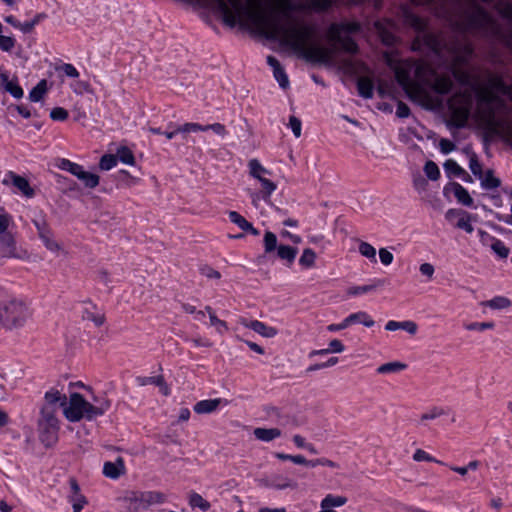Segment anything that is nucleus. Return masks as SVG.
Returning <instances> with one entry per match:
<instances>
[{
  "mask_svg": "<svg viewBox=\"0 0 512 512\" xmlns=\"http://www.w3.org/2000/svg\"><path fill=\"white\" fill-rule=\"evenodd\" d=\"M407 20L417 31L411 48L425 53V59L412 58L396 61L387 59L398 84L406 94L429 110L440 111L445 107L444 95L448 93V42L443 33L427 30L426 21L408 14Z\"/></svg>",
  "mask_w": 512,
  "mask_h": 512,
  "instance_id": "nucleus-1",
  "label": "nucleus"
},
{
  "mask_svg": "<svg viewBox=\"0 0 512 512\" xmlns=\"http://www.w3.org/2000/svg\"><path fill=\"white\" fill-rule=\"evenodd\" d=\"M451 76L456 78L462 86L469 88L465 93L474 95L476 104L474 118L485 131V136L497 135L500 121L496 115L498 111L506 108V102L500 95L512 99V85L507 86L506 81L499 74L490 75L486 84H480L478 78L470 72H458L452 61H450Z\"/></svg>",
  "mask_w": 512,
  "mask_h": 512,
  "instance_id": "nucleus-2",
  "label": "nucleus"
},
{
  "mask_svg": "<svg viewBox=\"0 0 512 512\" xmlns=\"http://www.w3.org/2000/svg\"><path fill=\"white\" fill-rule=\"evenodd\" d=\"M95 404L87 401L80 393H72L63 410L64 416L70 422H78L82 419L92 421L104 415L110 408V401L105 397H94Z\"/></svg>",
  "mask_w": 512,
  "mask_h": 512,
  "instance_id": "nucleus-3",
  "label": "nucleus"
},
{
  "mask_svg": "<svg viewBox=\"0 0 512 512\" xmlns=\"http://www.w3.org/2000/svg\"><path fill=\"white\" fill-rule=\"evenodd\" d=\"M31 311L21 299L11 298L0 301V327L13 330L25 325Z\"/></svg>",
  "mask_w": 512,
  "mask_h": 512,
  "instance_id": "nucleus-4",
  "label": "nucleus"
},
{
  "mask_svg": "<svg viewBox=\"0 0 512 512\" xmlns=\"http://www.w3.org/2000/svg\"><path fill=\"white\" fill-rule=\"evenodd\" d=\"M361 30L359 22L344 21L339 23H332L328 27L327 36L328 39L339 45L340 49L347 54H357L359 47L355 40L350 36H343L344 33L352 34L357 33Z\"/></svg>",
  "mask_w": 512,
  "mask_h": 512,
  "instance_id": "nucleus-5",
  "label": "nucleus"
},
{
  "mask_svg": "<svg viewBox=\"0 0 512 512\" xmlns=\"http://www.w3.org/2000/svg\"><path fill=\"white\" fill-rule=\"evenodd\" d=\"M494 24L492 15L481 5L474 3L464 14L463 27L466 31L484 30Z\"/></svg>",
  "mask_w": 512,
  "mask_h": 512,
  "instance_id": "nucleus-6",
  "label": "nucleus"
},
{
  "mask_svg": "<svg viewBox=\"0 0 512 512\" xmlns=\"http://www.w3.org/2000/svg\"><path fill=\"white\" fill-rule=\"evenodd\" d=\"M464 105L455 107L453 97L450 96V128H463L466 126L471 114L473 99L470 93H463Z\"/></svg>",
  "mask_w": 512,
  "mask_h": 512,
  "instance_id": "nucleus-7",
  "label": "nucleus"
},
{
  "mask_svg": "<svg viewBox=\"0 0 512 512\" xmlns=\"http://www.w3.org/2000/svg\"><path fill=\"white\" fill-rule=\"evenodd\" d=\"M423 172L425 177H423L420 172H415L412 175L413 187L419 193L427 190L428 180L437 181L441 176L438 165L432 160H427L425 162Z\"/></svg>",
  "mask_w": 512,
  "mask_h": 512,
  "instance_id": "nucleus-8",
  "label": "nucleus"
},
{
  "mask_svg": "<svg viewBox=\"0 0 512 512\" xmlns=\"http://www.w3.org/2000/svg\"><path fill=\"white\" fill-rule=\"evenodd\" d=\"M248 166L250 175L258 179L261 183L263 199L267 200L277 188L274 182L263 176L264 174H268L269 171L264 168L257 159H251L248 163Z\"/></svg>",
  "mask_w": 512,
  "mask_h": 512,
  "instance_id": "nucleus-9",
  "label": "nucleus"
},
{
  "mask_svg": "<svg viewBox=\"0 0 512 512\" xmlns=\"http://www.w3.org/2000/svg\"><path fill=\"white\" fill-rule=\"evenodd\" d=\"M69 487L68 501L72 504L73 512H81L87 504V500L81 493L79 484L75 478L72 477L69 479Z\"/></svg>",
  "mask_w": 512,
  "mask_h": 512,
  "instance_id": "nucleus-10",
  "label": "nucleus"
},
{
  "mask_svg": "<svg viewBox=\"0 0 512 512\" xmlns=\"http://www.w3.org/2000/svg\"><path fill=\"white\" fill-rule=\"evenodd\" d=\"M4 185L12 183L18 190H20L26 197L31 198L34 196V189L30 187L28 180L20 175L9 171L5 178L2 180Z\"/></svg>",
  "mask_w": 512,
  "mask_h": 512,
  "instance_id": "nucleus-11",
  "label": "nucleus"
},
{
  "mask_svg": "<svg viewBox=\"0 0 512 512\" xmlns=\"http://www.w3.org/2000/svg\"><path fill=\"white\" fill-rule=\"evenodd\" d=\"M126 472L124 460L118 457L114 462L107 461L103 465V474L110 479H118Z\"/></svg>",
  "mask_w": 512,
  "mask_h": 512,
  "instance_id": "nucleus-12",
  "label": "nucleus"
},
{
  "mask_svg": "<svg viewBox=\"0 0 512 512\" xmlns=\"http://www.w3.org/2000/svg\"><path fill=\"white\" fill-rule=\"evenodd\" d=\"M241 324L266 338H273L277 335L276 328L267 326L259 320L247 321L246 319H243L241 320Z\"/></svg>",
  "mask_w": 512,
  "mask_h": 512,
  "instance_id": "nucleus-13",
  "label": "nucleus"
},
{
  "mask_svg": "<svg viewBox=\"0 0 512 512\" xmlns=\"http://www.w3.org/2000/svg\"><path fill=\"white\" fill-rule=\"evenodd\" d=\"M479 234L482 241H486L487 239L492 241L491 249L498 257L505 259L509 256L510 250L502 240L491 236L489 233L481 229L479 230Z\"/></svg>",
  "mask_w": 512,
  "mask_h": 512,
  "instance_id": "nucleus-14",
  "label": "nucleus"
},
{
  "mask_svg": "<svg viewBox=\"0 0 512 512\" xmlns=\"http://www.w3.org/2000/svg\"><path fill=\"white\" fill-rule=\"evenodd\" d=\"M267 64L273 69L274 77L279 83V86L283 89L288 88L289 79L280 62L274 56L269 55L267 57Z\"/></svg>",
  "mask_w": 512,
  "mask_h": 512,
  "instance_id": "nucleus-15",
  "label": "nucleus"
},
{
  "mask_svg": "<svg viewBox=\"0 0 512 512\" xmlns=\"http://www.w3.org/2000/svg\"><path fill=\"white\" fill-rule=\"evenodd\" d=\"M0 249L3 257H16V242L10 232L0 234Z\"/></svg>",
  "mask_w": 512,
  "mask_h": 512,
  "instance_id": "nucleus-16",
  "label": "nucleus"
},
{
  "mask_svg": "<svg viewBox=\"0 0 512 512\" xmlns=\"http://www.w3.org/2000/svg\"><path fill=\"white\" fill-rule=\"evenodd\" d=\"M143 499V493L130 492L123 497L122 501L126 504V507L130 512H138L146 510V505Z\"/></svg>",
  "mask_w": 512,
  "mask_h": 512,
  "instance_id": "nucleus-17",
  "label": "nucleus"
},
{
  "mask_svg": "<svg viewBox=\"0 0 512 512\" xmlns=\"http://www.w3.org/2000/svg\"><path fill=\"white\" fill-rule=\"evenodd\" d=\"M40 441L46 446H53L58 440L59 426L38 425Z\"/></svg>",
  "mask_w": 512,
  "mask_h": 512,
  "instance_id": "nucleus-18",
  "label": "nucleus"
},
{
  "mask_svg": "<svg viewBox=\"0 0 512 512\" xmlns=\"http://www.w3.org/2000/svg\"><path fill=\"white\" fill-rule=\"evenodd\" d=\"M0 81L4 90L16 99H20L24 95L22 87L18 84L17 79L10 80L7 73H0Z\"/></svg>",
  "mask_w": 512,
  "mask_h": 512,
  "instance_id": "nucleus-19",
  "label": "nucleus"
},
{
  "mask_svg": "<svg viewBox=\"0 0 512 512\" xmlns=\"http://www.w3.org/2000/svg\"><path fill=\"white\" fill-rule=\"evenodd\" d=\"M450 192H453L457 201L462 205L467 207H471L473 205L474 201L468 190L458 182H450Z\"/></svg>",
  "mask_w": 512,
  "mask_h": 512,
  "instance_id": "nucleus-20",
  "label": "nucleus"
},
{
  "mask_svg": "<svg viewBox=\"0 0 512 512\" xmlns=\"http://www.w3.org/2000/svg\"><path fill=\"white\" fill-rule=\"evenodd\" d=\"M45 399V405L44 406H52L54 409H58L59 407H62L63 409L66 407L67 404V397L64 394H61L56 389H51L45 393L44 396Z\"/></svg>",
  "mask_w": 512,
  "mask_h": 512,
  "instance_id": "nucleus-21",
  "label": "nucleus"
},
{
  "mask_svg": "<svg viewBox=\"0 0 512 512\" xmlns=\"http://www.w3.org/2000/svg\"><path fill=\"white\" fill-rule=\"evenodd\" d=\"M221 402L220 398L201 400L194 405L193 410L197 414H209L217 410Z\"/></svg>",
  "mask_w": 512,
  "mask_h": 512,
  "instance_id": "nucleus-22",
  "label": "nucleus"
},
{
  "mask_svg": "<svg viewBox=\"0 0 512 512\" xmlns=\"http://www.w3.org/2000/svg\"><path fill=\"white\" fill-rule=\"evenodd\" d=\"M358 94L365 98L371 99L374 95V82L371 78L362 76L357 79Z\"/></svg>",
  "mask_w": 512,
  "mask_h": 512,
  "instance_id": "nucleus-23",
  "label": "nucleus"
},
{
  "mask_svg": "<svg viewBox=\"0 0 512 512\" xmlns=\"http://www.w3.org/2000/svg\"><path fill=\"white\" fill-rule=\"evenodd\" d=\"M334 4V0H308L299 5L301 9H309L314 12H325L330 9Z\"/></svg>",
  "mask_w": 512,
  "mask_h": 512,
  "instance_id": "nucleus-24",
  "label": "nucleus"
},
{
  "mask_svg": "<svg viewBox=\"0 0 512 512\" xmlns=\"http://www.w3.org/2000/svg\"><path fill=\"white\" fill-rule=\"evenodd\" d=\"M386 284V280L384 279H375L371 284L362 285V286H354L350 287L347 291L348 295L358 296L361 294H366L376 290L377 288L383 287Z\"/></svg>",
  "mask_w": 512,
  "mask_h": 512,
  "instance_id": "nucleus-25",
  "label": "nucleus"
},
{
  "mask_svg": "<svg viewBox=\"0 0 512 512\" xmlns=\"http://www.w3.org/2000/svg\"><path fill=\"white\" fill-rule=\"evenodd\" d=\"M57 410L52 406H43L41 408V418L39 419L38 425L59 426V421L56 417Z\"/></svg>",
  "mask_w": 512,
  "mask_h": 512,
  "instance_id": "nucleus-26",
  "label": "nucleus"
},
{
  "mask_svg": "<svg viewBox=\"0 0 512 512\" xmlns=\"http://www.w3.org/2000/svg\"><path fill=\"white\" fill-rule=\"evenodd\" d=\"M253 434L256 439L263 442H270L281 436V430L278 428H255Z\"/></svg>",
  "mask_w": 512,
  "mask_h": 512,
  "instance_id": "nucleus-27",
  "label": "nucleus"
},
{
  "mask_svg": "<svg viewBox=\"0 0 512 512\" xmlns=\"http://www.w3.org/2000/svg\"><path fill=\"white\" fill-rule=\"evenodd\" d=\"M277 250V256L287 262L288 266H290L298 253V249L296 247H292L289 245H279Z\"/></svg>",
  "mask_w": 512,
  "mask_h": 512,
  "instance_id": "nucleus-28",
  "label": "nucleus"
},
{
  "mask_svg": "<svg viewBox=\"0 0 512 512\" xmlns=\"http://www.w3.org/2000/svg\"><path fill=\"white\" fill-rule=\"evenodd\" d=\"M188 503L193 509L199 508L203 512H207L211 508V504L197 492L189 494Z\"/></svg>",
  "mask_w": 512,
  "mask_h": 512,
  "instance_id": "nucleus-29",
  "label": "nucleus"
},
{
  "mask_svg": "<svg viewBox=\"0 0 512 512\" xmlns=\"http://www.w3.org/2000/svg\"><path fill=\"white\" fill-rule=\"evenodd\" d=\"M57 166L61 170L67 171L77 178L82 174L84 170L83 166L65 158L59 159Z\"/></svg>",
  "mask_w": 512,
  "mask_h": 512,
  "instance_id": "nucleus-30",
  "label": "nucleus"
},
{
  "mask_svg": "<svg viewBox=\"0 0 512 512\" xmlns=\"http://www.w3.org/2000/svg\"><path fill=\"white\" fill-rule=\"evenodd\" d=\"M348 321L351 324L361 323L366 327H372L375 324V321L371 318V316L365 311H359L356 313H352L347 316Z\"/></svg>",
  "mask_w": 512,
  "mask_h": 512,
  "instance_id": "nucleus-31",
  "label": "nucleus"
},
{
  "mask_svg": "<svg viewBox=\"0 0 512 512\" xmlns=\"http://www.w3.org/2000/svg\"><path fill=\"white\" fill-rule=\"evenodd\" d=\"M482 305L494 310H500L509 308L512 305V302L505 296H495L494 298L483 302Z\"/></svg>",
  "mask_w": 512,
  "mask_h": 512,
  "instance_id": "nucleus-32",
  "label": "nucleus"
},
{
  "mask_svg": "<svg viewBox=\"0 0 512 512\" xmlns=\"http://www.w3.org/2000/svg\"><path fill=\"white\" fill-rule=\"evenodd\" d=\"M411 3L415 5H427L431 8L440 10L439 13L445 14L447 12V3L448 0H409Z\"/></svg>",
  "mask_w": 512,
  "mask_h": 512,
  "instance_id": "nucleus-33",
  "label": "nucleus"
},
{
  "mask_svg": "<svg viewBox=\"0 0 512 512\" xmlns=\"http://www.w3.org/2000/svg\"><path fill=\"white\" fill-rule=\"evenodd\" d=\"M47 92V81L45 79L39 81L35 87L29 92V100L39 102Z\"/></svg>",
  "mask_w": 512,
  "mask_h": 512,
  "instance_id": "nucleus-34",
  "label": "nucleus"
},
{
  "mask_svg": "<svg viewBox=\"0 0 512 512\" xmlns=\"http://www.w3.org/2000/svg\"><path fill=\"white\" fill-rule=\"evenodd\" d=\"M347 498L344 496H335L332 494L326 495L321 501V508L340 507L346 504Z\"/></svg>",
  "mask_w": 512,
  "mask_h": 512,
  "instance_id": "nucleus-35",
  "label": "nucleus"
},
{
  "mask_svg": "<svg viewBox=\"0 0 512 512\" xmlns=\"http://www.w3.org/2000/svg\"><path fill=\"white\" fill-rule=\"evenodd\" d=\"M116 158L119 159L122 163L128 164V165H134L135 164V157L132 152V150L126 146H121L117 149L116 152Z\"/></svg>",
  "mask_w": 512,
  "mask_h": 512,
  "instance_id": "nucleus-36",
  "label": "nucleus"
},
{
  "mask_svg": "<svg viewBox=\"0 0 512 512\" xmlns=\"http://www.w3.org/2000/svg\"><path fill=\"white\" fill-rule=\"evenodd\" d=\"M359 253L368 258L371 262L376 263V249L368 242L360 241L358 246Z\"/></svg>",
  "mask_w": 512,
  "mask_h": 512,
  "instance_id": "nucleus-37",
  "label": "nucleus"
},
{
  "mask_svg": "<svg viewBox=\"0 0 512 512\" xmlns=\"http://www.w3.org/2000/svg\"><path fill=\"white\" fill-rule=\"evenodd\" d=\"M406 367V364L401 362H388L379 366L377 372L379 374L395 373L404 370Z\"/></svg>",
  "mask_w": 512,
  "mask_h": 512,
  "instance_id": "nucleus-38",
  "label": "nucleus"
},
{
  "mask_svg": "<svg viewBox=\"0 0 512 512\" xmlns=\"http://www.w3.org/2000/svg\"><path fill=\"white\" fill-rule=\"evenodd\" d=\"M450 175L461 177L465 182L473 181L472 177L467 173V171L461 168L458 163L452 159H450Z\"/></svg>",
  "mask_w": 512,
  "mask_h": 512,
  "instance_id": "nucleus-39",
  "label": "nucleus"
},
{
  "mask_svg": "<svg viewBox=\"0 0 512 512\" xmlns=\"http://www.w3.org/2000/svg\"><path fill=\"white\" fill-rule=\"evenodd\" d=\"M263 241H264V251L266 254H269L278 248L277 237L271 231H266V233L264 234Z\"/></svg>",
  "mask_w": 512,
  "mask_h": 512,
  "instance_id": "nucleus-40",
  "label": "nucleus"
},
{
  "mask_svg": "<svg viewBox=\"0 0 512 512\" xmlns=\"http://www.w3.org/2000/svg\"><path fill=\"white\" fill-rule=\"evenodd\" d=\"M143 494H144L143 501L146 505V509L153 504H158V503L164 502L165 497L160 492L149 491V492H143Z\"/></svg>",
  "mask_w": 512,
  "mask_h": 512,
  "instance_id": "nucleus-41",
  "label": "nucleus"
},
{
  "mask_svg": "<svg viewBox=\"0 0 512 512\" xmlns=\"http://www.w3.org/2000/svg\"><path fill=\"white\" fill-rule=\"evenodd\" d=\"M315 259V252L310 248H306L304 249L301 257L299 258V264L305 268H310L314 265Z\"/></svg>",
  "mask_w": 512,
  "mask_h": 512,
  "instance_id": "nucleus-42",
  "label": "nucleus"
},
{
  "mask_svg": "<svg viewBox=\"0 0 512 512\" xmlns=\"http://www.w3.org/2000/svg\"><path fill=\"white\" fill-rule=\"evenodd\" d=\"M87 188H95L99 184V176L83 170L82 174L78 177Z\"/></svg>",
  "mask_w": 512,
  "mask_h": 512,
  "instance_id": "nucleus-43",
  "label": "nucleus"
},
{
  "mask_svg": "<svg viewBox=\"0 0 512 512\" xmlns=\"http://www.w3.org/2000/svg\"><path fill=\"white\" fill-rule=\"evenodd\" d=\"M229 220L243 231L251 228V223L236 211L229 212Z\"/></svg>",
  "mask_w": 512,
  "mask_h": 512,
  "instance_id": "nucleus-44",
  "label": "nucleus"
},
{
  "mask_svg": "<svg viewBox=\"0 0 512 512\" xmlns=\"http://www.w3.org/2000/svg\"><path fill=\"white\" fill-rule=\"evenodd\" d=\"M481 185L485 189H496L501 185L499 178L495 177L492 170L486 172L485 178L482 180Z\"/></svg>",
  "mask_w": 512,
  "mask_h": 512,
  "instance_id": "nucleus-45",
  "label": "nucleus"
},
{
  "mask_svg": "<svg viewBox=\"0 0 512 512\" xmlns=\"http://www.w3.org/2000/svg\"><path fill=\"white\" fill-rule=\"evenodd\" d=\"M274 456L277 459L282 460V461L289 460L297 465H304V466L306 465L307 459L303 455H290V454H285L282 452H276V453H274Z\"/></svg>",
  "mask_w": 512,
  "mask_h": 512,
  "instance_id": "nucleus-46",
  "label": "nucleus"
},
{
  "mask_svg": "<svg viewBox=\"0 0 512 512\" xmlns=\"http://www.w3.org/2000/svg\"><path fill=\"white\" fill-rule=\"evenodd\" d=\"M35 228L37 229V233H38V236L39 238L46 235V234H49L50 231H52L45 219L44 216H40L39 218H35L32 220Z\"/></svg>",
  "mask_w": 512,
  "mask_h": 512,
  "instance_id": "nucleus-47",
  "label": "nucleus"
},
{
  "mask_svg": "<svg viewBox=\"0 0 512 512\" xmlns=\"http://www.w3.org/2000/svg\"><path fill=\"white\" fill-rule=\"evenodd\" d=\"M139 382L141 385H147V384H154L159 387H165L164 394L168 395V388L165 386V380L163 376H151V377H144L140 378Z\"/></svg>",
  "mask_w": 512,
  "mask_h": 512,
  "instance_id": "nucleus-48",
  "label": "nucleus"
},
{
  "mask_svg": "<svg viewBox=\"0 0 512 512\" xmlns=\"http://www.w3.org/2000/svg\"><path fill=\"white\" fill-rule=\"evenodd\" d=\"M117 164V158L113 154H105L101 157L99 167L102 170H110Z\"/></svg>",
  "mask_w": 512,
  "mask_h": 512,
  "instance_id": "nucleus-49",
  "label": "nucleus"
},
{
  "mask_svg": "<svg viewBox=\"0 0 512 512\" xmlns=\"http://www.w3.org/2000/svg\"><path fill=\"white\" fill-rule=\"evenodd\" d=\"M456 227L467 233H472L474 228L471 224V216L467 212H464L463 216L457 221Z\"/></svg>",
  "mask_w": 512,
  "mask_h": 512,
  "instance_id": "nucleus-50",
  "label": "nucleus"
},
{
  "mask_svg": "<svg viewBox=\"0 0 512 512\" xmlns=\"http://www.w3.org/2000/svg\"><path fill=\"white\" fill-rule=\"evenodd\" d=\"M40 239L48 250L52 252H58L60 250V245L53 239L52 231H50L49 234L40 237Z\"/></svg>",
  "mask_w": 512,
  "mask_h": 512,
  "instance_id": "nucleus-51",
  "label": "nucleus"
},
{
  "mask_svg": "<svg viewBox=\"0 0 512 512\" xmlns=\"http://www.w3.org/2000/svg\"><path fill=\"white\" fill-rule=\"evenodd\" d=\"M181 128H182L183 138H186V136H185L186 133L199 132V131L205 132L206 131V125H201L199 123H193V122L184 123L183 125H181Z\"/></svg>",
  "mask_w": 512,
  "mask_h": 512,
  "instance_id": "nucleus-52",
  "label": "nucleus"
},
{
  "mask_svg": "<svg viewBox=\"0 0 512 512\" xmlns=\"http://www.w3.org/2000/svg\"><path fill=\"white\" fill-rule=\"evenodd\" d=\"M56 71H62L67 77L70 78H78L80 75L78 70L70 63H63L62 65L57 66Z\"/></svg>",
  "mask_w": 512,
  "mask_h": 512,
  "instance_id": "nucleus-53",
  "label": "nucleus"
},
{
  "mask_svg": "<svg viewBox=\"0 0 512 512\" xmlns=\"http://www.w3.org/2000/svg\"><path fill=\"white\" fill-rule=\"evenodd\" d=\"M68 116V111L62 107H55L50 112V118L54 121H65Z\"/></svg>",
  "mask_w": 512,
  "mask_h": 512,
  "instance_id": "nucleus-54",
  "label": "nucleus"
},
{
  "mask_svg": "<svg viewBox=\"0 0 512 512\" xmlns=\"http://www.w3.org/2000/svg\"><path fill=\"white\" fill-rule=\"evenodd\" d=\"M16 40L10 36L0 35V49L5 52H10L15 47Z\"/></svg>",
  "mask_w": 512,
  "mask_h": 512,
  "instance_id": "nucleus-55",
  "label": "nucleus"
},
{
  "mask_svg": "<svg viewBox=\"0 0 512 512\" xmlns=\"http://www.w3.org/2000/svg\"><path fill=\"white\" fill-rule=\"evenodd\" d=\"M270 486L275 488V489H278V490H283V489H286V488H289V487H294L295 485L292 484L291 481L288 480L287 478L276 477L272 481Z\"/></svg>",
  "mask_w": 512,
  "mask_h": 512,
  "instance_id": "nucleus-56",
  "label": "nucleus"
},
{
  "mask_svg": "<svg viewBox=\"0 0 512 512\" xmlns=\"http://www.w3.org/2000/svg\"><path fill=\"white\" fill-rule=\"evenodd\" d=\"M494 322H473L466 326L468 330L484 331L486 329H493Z\"/></svg>",
  "mask_w": 512,
  "mask_h": 512,
  "instance_id": "nucleus-57",
  "label": "nucleus"
},
{
  "mask_svg": "<svg viewBox=\"0 0 512 512\" xmlns=\"http://www.w3.org/2000/svg\"><path fill=\"white\" fill-rule=\"evenodd\" d=\"M289 126L296 138H299L301 136V121L296 116H290L289 118Z\"/></svg>",
  "mask_w": 512,
  "mask_h": 512,
  "instance_id": "nucleus-58",
  "label": "nucleus"
},
{
  "mask_svg": "<svg viewBox=\"0 0 512 512\" xmlns=\"http://www.w3.org/2000/svg\"><path fill=\"white\" fill-rule=\"evenodd\" d=\"M179 133L182 134L181 125H176L171 122L168 124L167 130L163 132V135H165V137L170 140V139L174 138Z\"/></svg>",
  "mask_w": 512,
  "mask_h": 512,
  "instance_id": "nucleus-59",
  "label": "nucleus"
},
{
  "mask_svg": "<svg viewBox=\"0 0 512 512\" xmlns=\"http://www.w3.org/2000/svg\"><path fill=\"white\" fill-rule=\"evenodd\" d=\"M379 258L383 265L388 266L393 262L394 256L386 248H381L379 250Z\"/></svg>",
  "mask_w": 512,
  "mask_h": 512,
  "instance_id": "nucleus-60",
  "label": "nucleus"
},
{
  "mask_svg": "<svg viewBox=\"0 0 512 512\" xmlns=\"http://www.w3.org/2000/svg\"><path fill=\"white\" fill-rule=\"evenodd\" d=\"M210 323L212 326L216 327L219 332H222V329H228L226 322L217 318L215 313H210Z\"/></svg>",
  "mask_w": 512,
  "mask_h": 512,
  "instance_id": "nucleus-61",
  "label": "nucleus"
},
{
  "mask_svg": "<svg viewBox=\"0 0 512 512\" xmlns=\"http://www.w3.org/2000/svg\"><path fill=\"white\" fill-rule=\"evenodd\" d=\"M400 326V329L405 330L411 335H415L418 329L417 324L410 320L400 322Z\"/></svg>",
  "mask_w": 512,
  "mask_h": 512,
  "instance_id": "nucleus-62",
  "label": "nucleus"
},
{
  "mask_svg": "<svg viewBox=\"0 0 512 512\" xmlns=\"http://www.w3.org/2000/svg\"><path fill=\"white\" fill-rule=\"evenodd\" d=\"M330 353H341L345 350V346L343 345V343L338 340V339H333L329 342V347H328Z\"/></svg>",
  "mask_w": 512,
  "mask_h": 512,
  "instance_id": "nucleus-63",
  "label": "nucleus"
},
{
  "mask_svg": "<svg viewBox=\"0 0 512 512\" xmlns=\"http://www.w3.org/2000/svg\"><path fill=\"white\" fill-rule=\"evenodd\" d=\"M410 114V109L407 104L404 102H398L397 108H396V115L399 118H407Z\"/></svg>",
  "mask_w": 512,
  "mask_h": 512,
  "instance_id": "nucleus-64",
  "label": "nucleus"
}]
</instances>
